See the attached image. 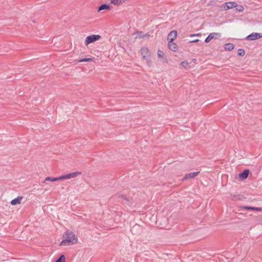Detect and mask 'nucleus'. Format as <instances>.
<instances>
[{
  "instance_id": "nucleus-1",
  "label": "nucleus",
  "mask_w": 262,
  "mask_h": 262,
  "mask_svg": "<svg viewBox=\"0 0 262 262\" xmlns=\"http://www.w3.org/2000/svg\"><path fill=\"white\" fill-rule=\"evenodd\" d=\"M78 242V238L76 235L70 230H67L63 234V239L61 242L60 246H69L75 244Z\"/></svg>"
},
{
  "instance_id": "nucleus-2",
  "label": "nucleus",
  "mask_w": 262,
  "mask_h": 262,
  "mask_svg": "<svg viewBox=\"0 0 262 262\" xmlns=\"http://www.w3.org/2000/svg\"><path fill=\"white\" fill-rule=\"evenodd\" d=\"M101 38V36L99 35L93 34L87 36L85 39V44L88 46L89 44L94 42L96 41L99 40Z\"/></svg>"
},
{
  "instance_id": "nucleus-3",
  "label": "nucleus",
  "mask_w": 262,
  "mask_h": 262,
  "mask_svg": "<svg viewBox=\"0 0 262 262\" xmlns=\"http://www.w3.org/2000/svg\"><path fill=\"white\" fill-rule=\"evenodd\" d=\"M237 6V4L235 2H228L224 3L221 6V9L222 10H228L233 8L234 7H236Z\"/></svg>"
},
{
  "instance_id": "nucleus-4",
  "label": "nucleus",
  "mask_w": 262,
  "mask_h": 262,
  "mask_svg": "<svg viewBox=\"0 0 262 262\" xmlns=\"http://www.w3.org/2000/svg\"><path fill=\"white\" fill-rule=\"evenodd\" d=\"M250 170L249 169H245L242 172L238 173V176L235 177L236 179L239 181H244L247 179L250 174Z\"/></svg>"
},
{
  "instance_id": "nucleus-5",
  "label": "nucleus",
  "mask_w": 262,
  "mask_h": 262,
  "mask_svg": "<svg viewBox=\"0 0 262 262\" xmlns=\"http://www.w3.org/2000/svg\"><path fill=\"white\" fill-rule=\"evenodd\" d=\"M81 174V172L80 171H76L74 172L69 173L66 174H63L59 176L60 180H63L66 179H70L74 177H76L79 175Z\"/></svg>"
},
{
  "instance_id": "nucleus-6",
  "label": "nucleus",
  "mask_w": 262,
  "mask_h": 262,
  "mask_svg": "<svg viewBox=\"0 0 262 262\" xmlns=\"http://www.w3.org/2000/svg\"><path fill=\"white\" fill-rule=\"evenodd\" d=\"M260 38H262V33L254 32L247 36L245 39L247 40L252 41Z\"/></svg>"
},
{
  "instance_id": "nucleus-7",
  "label": "nucleus",
  "mask_w": 262,
  "mask_h": 262,
  "mask_svg": "<svg viewBox=\"0 0 262 262\" xmlns=\"http://www.w3.org/2000/svg\"><path fill=\"white\" fill-rule=\"evenodd\" d=\"M141 54L144 59H147L151 56V53L147 47H142L140 50Z\"/></svg>"
},
{
  "instance_id": "nucleus-8",
  "label": "nucleus",
  "mask_w": 262,
  "mask_h": 262,
  "mask_svg": "<svg viewBox=\"0 0 262 262\" xmlns=\"http://www.w3.org/2000/svg\"><path fill=\"white\" fill-rule=\"evenodd\" d=\"M221 36V34L220 33H210L208 36L205 38V42L206 43H208L210 41L213 39L216 38Z\"/></svg>"
},
{
  "instance_id": "nucleus-9",
  "label": "nucleus",
  "mask_w": 262,
  "mask_h": 262,
  "mask_svg": "<svg viewBox=\"0 0 262 262\" xmlns=\"http://www.w3.org/2000/svg\"><path fill=\"white\" fill-rule=\"evenodd\" d=\"M171 41H168V46L170 50L176 52L178 50L177 45L173 42V38H171Z\"/></svg>"
},
{
  "instance_id": "nucleus-10",
  "label": "nucleus",
  "mask_w": 262,
  "mask_h": 262,
  "mask_svg": "<svg viewBox=\"0 0 262 262\" xmlns=\"http://www.w3.org/2000/svg\"><path fill=\"white\" fill-rule=\"evenodd\" d=\"M200 173V171H195L193 172H190L187 174H186L185 176L182 179V180H186L188 179H192L195 178L196 176L198 175Z\"/></svg>"
},
{
  "instance_id": "nucleus-11",
  "label": "nucleus",
  "mask_w": 262,
  "mask_h": 262,
  "mask_svg": "<svg viewBox=\"0 0 262 262\" xmlns=\"http://www.w3.org/2000/svg\"><path fill=\"white\" fill-rule=\"evenodd\" d=\"M112 8V7L109 4H101L98 8L97 11H98V12H100L101 11H102V10H111Z\"/></svg>"
},
{
  "instance_id": "nucleus-12",
  "label": "nucleus",
  "mask_w": 262,
  "mask_h": 262,
  "mask_svg": "<svg viewBox=\"0 0 262 262\" xmlns=\"http://www.w3.org/2000/svg\"><path fill=\"white\" fill-rule=\"evenodd\" d=\"M178 32L176 30H172L170 31L168 36H167V40L168 41H171V38H173V40L176 38L177 36Z\"/></svg>"
},
{
  "instance_id": "nucleus-13",
  "label": "nucleus",
  "mask_w": 262,
  "mask_h": 262,
  "mask_svg": "<svg viewBox=\"0 0 262 262\" xmlns=\"http://www.w3.org/2000/svg\"><path fill=\"white\" fill-rule=\"evenodd\" d=\"M118 198H121L124 200L125 202L123 203L124 205L127 206H130L132 205V203L129 200L128 198H127L125 195L121 194L118 196Z\"/></svg>"
},
{
  "instance_id": "nucleus-14",
  "label": "nucleus",
  "mask_w": 262,
  "mask_h": 262,
  "mask_svg": "<svg viewBox=\"0 0 262 262\" xmlns=\"http://www.w3.org/2000/svg\"><path fill=\"white\" fill-rule=\"evenodd\" d=\"M23 199V196H18L17 198L12 200L10 202V203L12 205H16L17 204H20L21 203V200Z\"/></svg>"
},
{
  "instance_id": "nucleus-15",
  "label": "nucleus",
  "mask_w": 262,
  "mask_h": 262,
  "mask_svg": "<svg viewBox=\"0 0 262 262\" xmlns=\"http://www.w3.org/2000/svg\"><path fill=\"white\" fill-rule=\"evenodd\" d=\"M243 208H244V209H246V210H253V211H262V208H260V207L245 206L243 207Z\"/></svg>"
},
{
  "instance_id": "nucleus-16",
  "label": "nucleus",
  "mask_w": 262,
  "mask_h": 262,
  "mask_svg": "<svg viewBox=\"0 0 262 262\" xmlns=\"http://www.w3.org/2000/svg\"><path fill=\"white\" fill-rule=\"evenodd\" d=\"M234 48V45L232 43H227L225 45V49L227 51H231Z\"/></svg>"
},
{
  "instance_id": "nucleus-17",
  "label": "nucleus",
  "mask_w": 262,
  "mask_h": 262,
  "mask_svg": "<svg viewBox=\"0 0 262 262\" xmlns=\"http://www.w3.org/2000/svg\"><path fill=\"white\" fill-rule=\"evenodd\" d=\"M60 177H47L46 178L45 181H51V182H55L58 180H60Z\"/></svg>"
},
{
  "instance_id": "nucleus-18",
  "label": "nucleus",
  "mask_w": 262,
  "mask_h": 262,
  "mask_svg": "<svg viewBox=\"0 0 262 262\" xmlns=\"http://www.w3.org/2000/svg\"><path fill=\"white\" fill-rule=\"evenodd\" d=\"M94 59V57H89V58H83L79 60H77V62H91L93 61Z\"/></svg>"
},
{
  "instance_id": "nucleus-19",
  "label": "nucleus",
  "mask_w": 262,
  "mask_h": 262,
  "mask_svg": "<svg viewBox=\"0 0 262 262\" xmlns=\"http://www.w3.org/2000/svg\"><path fill=\"white\" fill-rule=\"evenodd\" d=\"M55 262H66V257L64 255H60L59 257L55 260Z\"/></svg>"
},
{
  "instance_id": "nucleus-20",
  "label": "nucleus",
  "mask_w": 262,
  "mask_h": 262,
  "mask_svg": "<svg viewBox=\"0 0 262 262\" xmlns=\"http://www.w3.org/2000/svg\"><path fill=\"white\" fill-rule=\"evenodd\" d=\"M124 2V0H111V3L113 5H120Z\"/></svg>"
},
{
  "instance_id": "nucleus-21",
  "label": "nucleus",
  "mask_w": 262,
  "mask_h": 262,
  "mask_svg": "<svg viewBox=\"0 0 262 262\" xmlns=\"http://www.w3.org/2000/svg\"><path fill=\"white\" fill-rule=\"evenodd\" d=\"M157 55H158V57L160 59L162 60V59L164 58V53L162 51H161L160 50H158V52H157Z\"/></svg>"
},
{
  "instance_id": "nucleus-22",
  "label": "nucleus",
  "mask_w": 262,
  "mask_h": 262,
  "mask_svg": "<svg viewBox=\"0 0 262 262\" xmlns=\"http://www.w3.org/2000/svg\"><path fill=\"white\" fill-rule=\"evenodd\" d=\"M237 54L238 56H244L245 55V51L243 49H239L237 50Z\"/></svg>"
},
{
  "instance_id": "nucleus-23",
  "label": "nucleus",
  "mask_w": 262,
  "mask_h": 262,
  "mask_svg": "<svg viewBox=\"0 0 262 262\" xmlns=\"http://www.w3.org/2000/svg\"><path fill=\"white\" fill-rule=\"evenodd\" d=\"M137 34H138L140 38H143L145 36H148L149 35L148 34H146L145 35H143V32L142 31H137Z\"/></svg>"
},
{
  "instance_id": "nucleus-24",
  "label": "nucleus",
  "mask_w": 262,
  "mask_h": 262,
  "mask_svg": "<svg viewBox=\"0 0 262 262\" xmlns=\"http://www.w3.org/2000/svg\"><path fill=\"white\" fill-rule=\"evenodd\" d=\"M180 64L182 67L184 68L185 69H186L187 67L189 64V63L186 61H183L181 62Z\"/></svg>"
},
{
  "instance_id": "nucleus-25",
  "label": "nucleus",
  "mask_w": 262,
  "mask_h": 262,
  "mask_svg": "<svg viewBox=\"0 0 262 262\" xmlns=\"http://www.w3.org/2000/svg\"><path fill=\"white\" fill-rule=\"evenodd\" d=\"M236 11H238V12H243L244 10V8L243 7V6H236Z\"/></svg>"
},
{
  "instance_id": "nucleus-26",
  "label": "nucleus",
  "mask_w": 262,
  "mask_h": 262,
  "mask_svg": "<svg viewBox=\"0 0 262 262\" xmlns=\"http://www.w3.org/2000/svg\"><path fill=\"white\" fill-rule=\"evenodd\" d=\"M147 60V64L149 67H150L152 66V62L150 59V58H148L147 59H146Z\"/></svg>"
},
{
  "instance_id": "nucleus-27",
  "label": "nucleus",
  "mask_w": 262,
  "mask_h": 262,
  "mask_svg": "<svg viewBox=\"0 0 262 262\" xmlns=\"http://www.w3.org/2000/svg\"><path fill=\"white\" fill-rule=\"evenodd\" d=\"M216 4V0H211L209 2V3L208 4L207 6H213L214 5Z\"/></svg>"
},
{
  "instance_id": "nucleus-28",
  "label": "nucleus",
  "mask_w": 262,
  "mask_h": 262,
  "mask_svg": "<svg viewBox=\"0 0 262 262\" xmlns=\"http://www.w3.org/2000/svg\"><path fill=\"white\" fill-rule=\"evenodd\" d=\"M190 37H194V36H201V33H198V34H191L189 35Z\"/></svg>"
},
{
  "instance_id": "nucleus-29",
  "label": "nucleus",
  "mask_w": 262,
  "mask_h": 262,
  "mask_svg": "<svg viewBox=\"0 0 262 262\" xmlns=\"http://www.w3.org/2000/svg\"><path fill=\"white\" fill-rule=\"evenodd\" d=\"M200 41V40L199 39H195L194 40H192L189 41V43H193V42H198Z\"/></svg>"
},
{
  "instance_id": "nucleus-30",
  "label": "nucleus",
  "mask_w": 262,
  "mask_h": 262,
  "mask_svg": "<svg viewBox=\"0 0 262 262\" xmlns=\"http://www.w3.org/2000/svg\"><path fill=\"white\" fill-rule=\"evenodd\" d=\"M163 62L164 63H167L168 62V60L166 58H164V60L163 61Z\"/></svg>"
},
{
  "instance_id": "nucleus-31",
  "label": "nucleus",
  "mask_w": 262,
  "mask_h": 262,
  "mask_svg": "<svg viewBox=\"0 0 262 262\" xmlns=\"http://www.w3.org/2000/svg\"><path fill=\"white\" fill-rule=\"evenodd\" d=\"M192 61H193V62H196V59L195 58H193V59H192Z\"/></svg>"
},
{
  "instance_id": "nucleus-32",
  "label": "nucleus",
  "mask_w": 262,
  "mask_h": 262,
  "mask_svg": "<svg viewBox=\"0 0 262 262\" xmlns=\"http://www.w3.org/2000/svg\"><path fill=\"white\" fill-rule=\"evenodd\" d=\"M200 44H201V45H203V42H202Z\"/></svg>"
}]
</instances>
